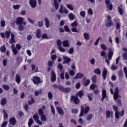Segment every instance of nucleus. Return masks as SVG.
Instances as JSON below:
<instances>
[{
    "label": "nucleus",
    "instance_id": "obj_10",
    "mask_svg": "<svg viewBox=\"0 0 127 127\" xmlns=\"http://www.w3.org/2000/svg\"><path fill=\"white\" fill-rule=\"evenodd\" d=\"M59 11L60 13H63V12L64 13H69V11L66 8H63V5L62 4H61Z\"/></svg>",
    "mask_w": 127,
    "mask_h": 127
},
{
    "label": "nucleus",
    "instance_id": "obj_36",
    "mask_svg": "<svg viewBox=\"0 0 127 127\" xmlns=\"http://www.w3.org/2000/svg\"><path fill=\"white\" fill-rule=\"evenodd\" d=\"M51 59L52 60V61H55L56 59H57V55H51Z\"/></svg>",
    "mask_w": 127,
    "mask_h": 127
},
{
    "label": "nucleus",
    "instance_id": "obj_30",
    "mask_svg": "<svg viewBox=\"0 0 127 127\" xmlns=\"http://www.w3.org/2000/svg\"><path fill=\"white\" fill-rule=\"evenodd\" d=\"M3 118L4 120H6L7 118H8V114L6 113V111H5V110H3Z\"/></svg>",
    "mask_w": 127,
    "mask_h": 127
},
{
    "label": "nucleus",
    "instance_id": "obj_18",
    "mask_svg": "<svg viewBox=\"0 0 127 127\" xmlns=\"http://www.w3.org/2000/svg\"><path fill=\"white\" fill-rule=\"evenodd\" d=\"M63 47H69L70 46L68 40H64L63 42Z\"/></svg>",
    "mask_w": 127,
    "mask_h": 127
},
{
    "label": "nucleus",
    "instance_id": "obj_27",
    "mask_svg": "<svg viewBox=\"0 0 127 127\" xmlns=\"http://www.w3.org/2000/svg\"><path fill=\"white\" fill-rule=\"evenodd\" d=\"M113 112H111L109 111H106V118H110V117H111V118H113Z\"/></svg>",
    "mask_w": 127,
    "mask_h": 127
},
{
    "label": "nucleus",
    "instance_id": "obj_61",
    "mask_svg": "<svg viewBox=\"0 0 127 127\" xmlns=\"http://www.w3.org/2000/svg\"><path fill=\"white\" fill-rule=\"evenodd\" d=\"M121 28V23L120 22H117L116 24V29H120Z\"/></svg>",
    "mask_w": 127,
    "mask_h": 127
},
{
    "label": "nucleus",
    "instance_id": "obj_5",
    "mask_svg": "<svg viewBox=\"0 0 127 127\" xmlns=\"http://www.w3.org/2000/svg\"><path fill=\"white\" fill-rule=\"evenodd\" d=\"M59 90H60V91H62V92H63L64 93H70V92H71V89L70 87H64L62 86H60L59 87Z\"/></svg>",
    "mask_w": 127,
    "mask_h": 127
},
{
    "label": "nucleus",
    "instance_id": "obj_16",
    "mask_svg": "<svg viewBox=\"0 0 127 127\" xmlns=\"http://www.w3.org/2000/svg\"><path fill=\"white\" fill-rule=\"evenodd\" d=\"M82 77H84V74L79 72L76 74L75 76L73 77V79H82Z\"/></svg>",
    "mask_w": 127,
    "mask_h": 127
},
{
    "label": "nucleus",
    "instance_id": "obj_15",
    "mask_svg": "<svg viewBox=\"0 0 127 127\" xmlns=\"http://www.w3.org/2000/svg\"><path fill=\"white\" fill-rule=\"evenodd\" d=\"M9 123L12 125V126H15L16 124V119L14 117L11 118L9 120Z\"/></svg>",
    "mask_w": 127,
    "mask_h": 127
},
{
    "label": "nucleus",
    "instance_id": "obj_49",
    "mask_svg": "<svg viewBox=\"0 0 127 127\" xmlns=\"http://www.w3.org/2000/svg\"><path fill=\"white\" fill-rule=\"evenodd\" d=\"M92 81L93 83H96L97 82V75H95L92 78Z\"/></svg>",
    "mask_w": 127,
    "mask_h": 127
},
{
    "label": "nucleus",
    "instance_id": "obj_53",
    "mask_svg": "<svg viewBox=\"0 0 127 127\" xmlns=\"http://www.w3.org/2000/svg\"><path fill=\"white\" fill-rule=\"evenodd\" d=\"M51 109L52 114H53V115H55V109L52 105H51Z\"/></svg>",
    "mask_w": 127,
    "mask_h": 127
},
{
    "label": "nucleus",
    "instance_id": "obj_37",
    "mask_svg": "<svg viewBox=\"0 0 127 127\" xmlns=\"http://www.w3.org/2000/svg\"><path fill=\"white\" fill-rule=\"evenodd\" d=\"M58 49L59 50V51H60V52H66V49H65V48L62 47V46L59 47L58 48Z\"/></svg>",
    "mask_w": 127,
    "mask_h": 127
},
{
    "label": "nucleus",
    "instance_id": "obj_44",
    "mask_svg": "<svg viewBox=\"0 0 127 127\" xmlns=\"http://www.w3.org/2000/svg\"><path fill=\"white\" fill-rule=\"evenodd\" d=\"M41 119L42 121H43V122H46V121H47L46 116H45V115H41Z\"/></svg>",
    "mask_w": 127,
    "mask_h": 127
},
{
    "label": "nucleus",
    "instance_id": "obj_62",
    "mask_svg": "<svg viewBox=\"0 0 127 127\" xmlns=\"http://www.w3.org/2000/svg\"><path fill=\"white\" fill-rule=\"evenodd\" d=\"M48 65L49 67H52V66H53V62L51 61H49Z\"/></svg>",
    "mask_w": 127,
    "mask_h": 127
},
{
    "label": "nucleus",
    "instance_id": "obj_21",
    "mask_svg": "<svg viewBox=\"0 0 127 127\" xmlns=\"http://www.w3.org/2000/svg\"><path fill=\"white\" fill-rule=\"evenodd\" d=\"M57 110L59 114V115H61L63 116L64 115V112L63 111V109L60 107H57Z\"/></svg>",
    "mask_w": 127,
    "mask_h": 127
},
{
    "label": "nucleus",
    "instance_id": "obj_9",
    "mask_svg": "<svg viewBox=\"0 0 127 127\" xmlns=\"http://www.w3.org/2000/svg\"><path fill=\"white\" fill-rule=\"evenodd\" d=\"M29 3L32 8H35L36 7V4H37V1L36 0H29Z\"/></svg>",
    "mask_w": 127,
    "mask_h": 127
},
{
    "label": "nucleus",
    "instance_id": "obj_19",
    "mask_svg": "<svg viewBox=\"0 0 127 127\" xmlns=\"http://www.w3.org/2000/svg\"><path fill=\"white\" fill-rule=\"evenodd\" d=\"M9 43L12 45L14 43V34H13V33L11 34V38L9 41Z\"/></svg>",
    "mask_w": 127,
    "mask_h": 127
},
{
    "label": "nucleus",
    "instance_id": "obj_23",
    "mask_svg": "<svg viewBox=\"0 0 127 127\" xmlns=\"http://www.w3.org/2000/svg\"><path fill=\"white\" fill-rule=\"evenodd\" d=\"M107 73H108V70H107V68H104V70L102 72V76H103V78L104 79V80L107 77Z\"/></svg>",
    "mask_w": 127,
    "mask_h": 127
},
{
    "label": "nucleus",
    "instance_id": "obj_24",
    "mask_svg": "<svg viewBox=\"0 0 127 127\" xmlns=\"http://www.w3.org/2000/svg\"><path fill=\"white\" fill-rule=\"evenodd\" d=\"M36 36L37 38H40L41 37V30L38 29L36 32Z\"/></svg>",
    "mask_w": 127,
    "mask_h": 127
},
{
    "label": "nucleus",
    "instance_id": "obj_64",
    "mask_svg": "<svg viewBox=\"0 0 127 127\" xmlns=\"http://www.w3.org/2000/svg\"><path fill=\"white\" fill-rule=\"evenodd\" d=\"M5 50H6V49L4 46H2V47H1L0 51L1 52H5Z\"/></svg>",
    "mask_w": 127,
    "mask_h": 127
},
{
    "label": "nucleus",
    "instance_id": "obj_13",
    "mask_svg": "<svg viewBox=\"0 0 127 127\" xmlns=\"http://www.w3.org/2000/svg\"><path fill=\"white\" fill-rule=\"evenodd\" d=\"M51 80L52 82H55L56 81V73H55L54 70H52Z\"/></svg>",
    "mask_w": 127,
    "mask_h": 127
},
{
    "label": "nucleus",
    "instance_id": "obj_1",
    "mask_svg": "<svg viewBox=\"0 0 127 127\" xmlns=\"http://www.w3.org/2000/svg\"><path fill=\"white\" fill-rule=\"evenodd\" d=\"M83 95L84 93H83V91H80L77 93L76 96H71V100H72L73 101L74 104H75L76 105H78V104L80 103V100H79L78 96L79 97V98H81Z\"/></svg>",
    "mask_w": 127,
    "mask_h": 127
},
{
    "label": "nucleus",
    "instance_id": "obj_59",
    "mask_svg": "<svg viewBox=\"0 0 127 127\" xmlns=\"http://www.w3.org/2000/svg\"><path fill=\"white\" fill-rule=\"evenodd\" d=\"M100 40H101V37H98L96 40L94 45L97 46L98 44H99V41H100Z\"/></svg>",
    "mask_w": 127,
    "mask_h": 127
},
{
    "label": "nucleus",
    "instance_id": "obj_26",
    "mask_svg": "<svg viewBox=\"0 0 127 127\" xmlns=\"http://www.w3.org/2000/svg\"><path fill=\"white\" fill-rule=\"evenodd\" d=\"M6 99L3 98L1 99L0 105L1 106H5L6 104Z\"/></svg>",
    "mask_w": 127,
    "mask_h": 127
},
{
    "label": "nucleus",
    "instance_id": "obj_31",
    "mask_svg": "<svg viewBox=\"0 0 127 127\" xmlns=\"http://www.w3.org/2000/svg\"><path fill=\"white\" fill-rule=\"evenodd\" d=\"M54 4L56 9H58L59 8V3H58L57 0H54Z\"/></svg>",
    "mask_w": 127,
    "mask_h": 127
},
{
    "label": "nucleus",
    "instance_id": "obj_20",
    "mask_svg": "<svg viewBox=\"0 0 127 127\" xmlns=\"http://www.w3.org/2000/svg\"><path fill=\"white\" fill-rule=\"evenodd\" d=\"M114 55V52L112 51V49H109V52L108 54V59L109 60H112V57Z\"/></svg>",
    "mask_w": 127,
    "mask_h": 127
},
{
    "label": "nucleus",
    "instance_id": "obj_22",
    "mask_svg": "<svg viewBox=\"0 0 127 127\" xmlns=\"http://www.w3.org/2000/svg\"><path fill=\"white\" fill-rule=\"evenodd\" d=\"M114 25V23L113 21H107L105 23V26L106 27H111V26H113Z\"/></svg>",
    "mask_w": 127,
    "mask_h": 127
},
{
    "label": "nucleus",
    "instance_id": "obj_52",
    "mask_svg": "<svg viewBox=\"0 0 127 127\" xmlns=\"http://www.w3.org/2000/svg\"><path fill=\"white\" fill-rule=\"evenodd\" d=\"M2 88L4 89V90H6V91H8V90H9V86L6 85H2Z\"/></svg>",
    "mask_w": 127,
    "mask_h": 127
},
{
    "label": "nucleus",
    "instance_id": "obj_60",
    "mask_svg": "<svg viewBox=\"0 0 127 127\" xmlns=\"http://www.w3.org/2000/svg\"><path fill=\"white\" fill-rule=\"evenodd\" d=\"M123 57L124 60H127V53H123Z\"/></svg>",
    "mask_w": 127,
    "mask_h": 127
},
{
    "label": "nucleus",
    "instance_id": "obj_55",
    "mask_svg": "<svg viewBox=\"0 0 127 127\" xmlns=\"http://www.w3.org/2000/svg\"><path fill=\"white\" fill-rule=\"evenodd\" d=\"M96 63V60L95 59L92 58L90 60V64L91 65H95V63Z\"/></svg>",
    "mask_w": 127,
    "mask_h": 127
},
{
    "label": "nucleus",
    "instance_id": "obj_51",
    "mask_svg": "<svg viewBox=\"0 0 127 127\" xmlns=\"http://www.w3.org/2000/svg\"><path fill=\"white\" fill-rule=\"evenodd\" d=\"M80 14L82 16V17H85L86 15V12H85V11H81L80 12Z\"/></svg>",
    "mask_w": 127,
    "mask_h": 127
},
{
    "label": "nucleus",
    "instance_id": "obj_42",
    "mask_svg": "<svg viewBox=\"0 0 127 127\" xmlns=\"http://www.w3.org/2000/svg\"><path fill=\"white\" fill-rule=\"evenodd\" d=\"M66 7L70 10H74V7H73V5L72 4H67Z\"/></svg>",
    "mask_w": 127,
    "mask_h": 127
},
{
    "label": "nucleus",
    "instance_id": "obj_35",
    "mask_svg": "<svg viewBox=\"0 0 127 127\" xmlns=\"http://www.w3.org/2000/svg\"><path fill=\"white\" fill-rule=\"evenodd\" d=\"M5 35L6 38H7V39H8V38L10 37V31H6L5 32Z\"/></svg>",
    "mask_w": 127,
    "mask_h": 127
},
{
    "label": "nucleus",
    "instance_id": "obj_39",
    "mask_svg": "<svg viewBox=\"0 0 127 127\" xmlns=\"http://www.w3.org/2000/svg\"><path fill=\"white\" fill-rule=\"evenodd\" d=\"M57 45H58V47H61V46H62V42H61V40H60V39H58L57 41Z\"/></svg>",
    "mask_w": 127,
    "mask_h": 127
},
{
    "label": "nucleus",
    "instance_id": "obj_56",
    "mask_svg": "<svg viewBox=\"0 0 127 127\" xmlns=\"http://www.w3.org/2000/svg\"><path fill=\"white\" fill-rule=\"evenodd\" d=\"M34 103H35L34 99L32 98L31 99V101H28V104L30 105H32V104H34Z\"/></svg>",
    "mask_w": 127,
    "mask_h": 127
},
{
    "label": "nucleus",
    "instance_id": "obj_58",
    "mask_svg": "<svg viewBox=\"0 0 127 127\" xmlns=\"http://www.w3.org/2000/svg\"><path fill=\"white\" fill-rule=\"evenodd\" d=\"M118 68H119V67L118 66L115 65V64L112 65L111 66V69H112V70H113V71L117 70V69H118Z\"/></svg>",
    "mask_w": 127,
    "mask_h": 127
},
{
    "label": "nucleus",
    "instance_id": "obj_4",
    "mask_svg": "<svg viewBox=\"0 0 127 127\" xmlns=\"http://www.w3.org/2000/svg\"><path fill=\"white\" fill-rule=\"evenodd\" d=\"M120 92L119 87H116L115 89L114 94L113 96V98L114 100H118L119 98H121V96L119 95V93Z\"/></svg>",
    "mask_w": 127,
    "mask_h": 127
},
{
    "label": "nucleus",
    "instance_id": "obj_29",
    "mask_svg": "<svg viewBox=\"0 0 127 127\" xmlns=\"http://www.w3.org/2000/svg\"><path fill=\"white\" fill-rule=\"evenodd\" d=\"M93 118H94V115L89 114L87 116L86 120L87 121H90L91 120H92V119H93Z\"/></svg>",
    "mask_w": 127,
    "mask_h": 127
},
{
    "label": "nucleus",
    "instance_id": "obj_7",
    "mask_svg": "<svg viewBox=\"0 0 127 127\" xmlns=\"http://www.w3.org/2000/svg\"><path fill=\"white\" fill-rule=\"evenodd\" d=\"M33 119H34V121L37 122L38 125L40 126H42V122L39 121V117L38 116V113H35V115L33 116Z\"/></svg>",
    "mask_w": 127,
    "mask_h": 127
},
{
    "label": "nucleus",
    "instance_id": "obj_47",
    "mask_svg": "<svg viewBox=\"0 0 127 127\" xmlns=\"http://www.w3.org/2000/svg\"><path fill=\"white\" fill-rule=\"evenodd\" d=\"M48 98L50 100H51L52 98H53V94H52V92H49L48 94Z\"/></svg>",
    "mask_w": 127,
    "mask_h": 127
},
{
    "label": "nucleus",
    "instance_id": "obj_45",
    "mask_svg": "<svg viewBox=\"0 0 127 127\" xmlns=\"http://www.w3.org/2000/svg\"><path fill=\"white\" fill-rule=\"evenodd\" d=\"M83 84L84 86H88V85L90 84V80L87 79V80H84L83 82Z\"/></svg>",
    "mask_w": 127,
    "mask_h": 127
},
{
    "label": "nucleus",
    "instance_id": "obj_48",
    "mask_svg": "<svg viewBox=\"0 0 127 127\" xmlns=\"http://www.w3.org/2000/svg\"><path fill=\"white\" fill-rule=\"evenodd\" d=\"M69 54H73L74 53V48L71 47L68 50Z\"/></svg>",
    "mask_w": 127,
    "mask_h": 127
},
{
    "label": "nucleus",
    "instance_id": "obj_38",
    "mask_svg": "<svg viewBox=\"0 0 127 127\" xmlns=\"http://www.w3.org/2000/svg\"><path fill=\"white\" fill-rule=\"evenodd\" d=\"M38 113L39 115V116H42L43 115V114H44V112H43V109L40 108L38 110Z\"/></svg>",
    "mask_w": 127,
    "mask_h": 127
},
{
    "label": "nucleus",
    "instance_id": "obj_50",
    "mask_svg": "<svg viewBox=\"0 0 127 127\" xmlns=\"http://www.w3.org/2000/svg\"><path fill=\"white\" fill-rule=\"evenodd\" d=\"M115 118L118 119H120V112L119 111L115 112Z\"/></svg>",
    "mask_w": 127,
    "mask_h": 127
},
{
    "label": "nucleus",
    "instance_id": "obj_14",
    "mask_svg": "<svg viewBox=\"0 0 127 127\" xmlns=\"http://www.w3.org/2000/svg\"><path fill=\"white\" fill-rule=\"evenodd\" d=\"M11 49L13 54H14V55H17L18 51H17V49H16V48H15V46H14V44H12L11 45Z\"/></svg>",
    "mask_w": 127,
    "mask_h": 127
},
{
    "label": "nucleus",
    "instance_id": "obj_63",
    "mask_svg": "<svg viewBox=\"0 0 127 127\" xmlns=\"http://www.w3.org/2000/svg\"><path fill=\"white\" fill-rule=\"evenodd\" d=\"M124 73L126 75V77L127 79V67L125 66L124 67Z\"/></svg>",
    "mask_w": 127,
    "mask_h": 127
},
{
    "label": "nucleus",
    "instance_id": "obj_46",
    "mask_svg": "<svg viewBox=\"0 0 127 127\" xmlns=\"http://www.w3.org/2000/svg\"><path fill=\"white\" fill-rule=\"evenodd\" d=\"M42 38L43 39H48V35L46 33H44L42 36Z\"/></svg>",
    "mask_w": 127,
    "mask_h": 127
},
{
    "label": "nucleus",
    "instance_id": "obj_41",
    "mask_svg": "<svg viewBox=\"0 0 127 127\" xmlns=\"http://www.w3.org/2000/svg\"><path fill=\"white\" fill-rule=\"evenodd\" d=\"M118 75L119 78H123V77L124 76V72H123V70H120L118 72Z\"/></svg>",
    "mask_w": 127,
    "mask_h": 127
},
{
    "label": "nucleus",
    "instance_id": "obj_2",
    "mask_svg": "<svg viewBox=\"0 0 127 127\" xmlns=\"http://www.w3.org/2000/svg\"><path fill=\"white\" fill-rule=\"evenodd\" d=\"M81 109L80 114H79V117H83V115L84 114L86 115L89 113V111H90V107L89 106H86L84 108V107L83 106H81Z\"/></svg>",
    "mask_w": 127,
    "mask_h": 127
},
{
    "label": "nucleus",
    "instance_id": "obj_57",
    "mask_svg": "<svg viewBox=\"0 0 127 127\" xmlns=\"http://www.w3.org/2000/svg\"><path fill=\"white\" fill-rule=\"evenodd\" d=\"M58 68H59L61 71H62V69H63V65L61 64H59L58 65Z\"/></svg>",
    "mask_w": 127,
    "mask_h": 127
},
{
    "label": "nucleus",
    "instance_id": "obj_34",
    "mask_svg": "<svg viewBox=\"0 0 127 127\" xmlns=\"http://www.w3.org/2000/svg\"><path fill=\"white\" fill-rule=\"evenodd\" d=\"M94 73H95V74H97V75H101V70H100L99 68H96L94 70Z\"/></svg>",
    "mask_w": 127,
    "mask_h": 127
},
{
    "label": "nucleus",
    "instance_id": "obj_33",
    "mask_svg": "<svg viewBox=\"0 0 127 127\" xmlns=\"http://www.w3.org/2000/svg\"><path fill=\"white\" fill-rule=\"evenodd\" d=\"M68 17L70 20H74L75 19V15H74L73 13H70L68 15Z\"/></svg>",
    "mask_w": 127,
    "mask_h": 127
},
{
    "label": "nucleus",
    "instance_id": "obj_6",
    "mask_svg": "<svg viewBox=\"0 0 127 127\" xmlns=\"http://www.w3.org/2000/svg\"><path fill=\"white\" fill-rule=\"evenodd\" d=\"M32 80L33 81V83H34L35 85H38V84H40V83H42L41 82V79H40V77L38 76H34Z\"/></svg>",
    "mask_w": 127,
    "mask_h": 127
},
{
    "label": "nucleus",
    "instance_id": "obj_11",
    "mask_svg": "<svg viewBox=\"0 0 127 127\" xmlns=\"http://www.w3.org/2000/svg\"><path fill=\"white\" fill-rule=\"evenodd\" d=\"M110 2L111 1L110 0H105L106 7L108 9H110V10H112V9H113V4L110 3Z\"/></svg>",
    "mask_w": 127,
    "mask_h": 127
},
{
    "label": "nucleus",
    "instance_id": "obj_28",
    "mask_svg": "<svg viewBox=\"0 0 127 127\" xmlns=\"http://www.w3.org/2000/svg\"><path fill=\"white\" fill-rule=\"evenodd\" d=\"M42 89H40L38 91H36L35 92V96H36V97H37L39 95H41V94H42Z\"/></svg>",
    "mask_w": 127,
    "mask_h": 127
},
{
    "label": "nucleus",
    "instance_id": "obj_12",
    "mask_svg": "<svg viewBox=\"0 0 127 127\" xmlns=\"http://www.w3.org/2000/svg\"><path fill=\"white\" fill-rule=\"evenodd\" d=\"M107 98V90L106 89H103L102 91V98H101V102H104V100Z\"/></svg>",
    "mask_w": 127,
    "mask_h": 127
},
{
    "label": "nucleus",
    "instance_id": "obj_32",
    "mask_svg": "<svg viewBox=\"0 0 127 127\" xmlns=\"http://www.w3.org/2000/svg\"><path fill=\"white\" fill-rule=\"evenodd\" d=\"M83 36L84 37V39H86V40H89V39H90V37L89 36V33H84L83 34Z\"/></svg>",
    "mask_w": 127,
    "mask_h": 127
},
{
    "label": "nucleus",
    "instance_id": "obj_17",
    "mask_svg": "<svg viewBox=\"0 0 127 127\" xmlns=\"http://www.w3.org/2000/svg\"><path fill=\"white\" fill-rule=\"evenodd\" d=\"M15 81L17 84H19L20 82H21V78H20V76H19V74H17L15 75Z\"/></svg>",
    "mask_w": 127,
    "mask_h": 127
},
{
    "label": "nucleus",
    "instance_id": "obj_54",
    "mask_svg": "<svg viewBox=\"0 0 127 127\" xmlns=\"http://www.w3.org/2000/svg\"><path fill=\"white\" fill-rule=\"evenodd\" d=\"M18 29L20 31H22L24 29V26L22 25H20L18 26Z\"/></svg>",
    "mask_w": 127,
    "mask_h": 127
},
{
    "label": "nucleus",
    "instance_id": "obj_25",
    "mask_svg": "<svg viewBox=\"0 0 127 127\" xmlns=\"http://www.w3.org/2000/svg\"><path fill=\"white\" fill-rule=\"evenodd\" d=\"M45 25L47 28H49V25H50V23L49 22V20L47 18H45Z\"/></svg>",
    "mask_w": 127,
    "mask_h": 127
},
{
    "label": "nucleus",
    "instance_id": "obj_43",
    "mask_svg": "<svg viewBox=\"0 0 127 127\" xmlns=\"http://www.w3.org/2000/svg\"><path fill=\"white\" fill-rule=\"evenodd\" d=\"M32 124H33V119H32V118H31L29 119V122H28V127H31V125H32Z\"/></svg>",
    "mask_w": 127,
    "mask_h": 127
},
{
    "label": "nucleus",
    "instance_id": "obj_8",
    "mask_svg": "<svg viewBox=\"0 0 127 127\" xmlns=\"http://www.w3.org/2000/svg\"><path fill=\"white\" fill-rule=\"evenodd\" d=\"M63 60H64V62L63 64H67L68 66H70V62H71V60L70 58L68 57L67 56H63Z\"/></svg>",
    "mask_w": 127,
    "mask_h": 127
},
{
    "label": "nucleus",
    "instance_id": "obj_3",
    "mask_svg": "<svg viewBox=\"0 0 127 127\" xmlns=\"http://www.w3.org/2000/svg\"><path fill=\"white\" fill-rule=\"evenodd\" d=\"M24 19L21 17H18L16 18V24L17 25H19V24H23V25H26V22H23Z\"/></svg>",
    "mask_w": 127,
    "mask_h": 127
},
{
    "label": "nucleus",
    "instance_id": "obj_40",
    "mask_svg": "<svg viewBox=\"0 0 127 127\" xmlns=\"http://www.w3.org/2000/svg\"><path fill=\"white\" fill-rule=\"evenodd\" d=\"M44 24V22H43V20L40 21L38 23V25L39 27H42Z\"/></svg>",
    "mask_w": 127,
    "mask_h": 127
}]
</instances>
